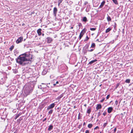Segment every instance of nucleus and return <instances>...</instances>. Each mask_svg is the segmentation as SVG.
<instances>
[{
  "label": "nucleus",
  "mask_w": 133,
  "mask_h": 133,
  "mask_svg": "<svg viewBox=\"0 0 133 133\" xmlns=\"http://www.w3.org/2000/svg\"><path fill=\"white\" fill-rule=\"evenodd\" d=\"M107 114V112H104L103 114V115L104 116H105V115H106Z\"/></svg>",
  "instance_id": "nucleus-42"
},
{
  "label": "nucleus",
  "mask_w": 133,
  "mask_h": 133,
  "mask_svg": "<svg viewBox=\"0 0 133 133\" xmlns=\"http://www.w3.org/2000/svg\"><path fill=\"white\" fill-rule=\"evenodd\" d=\"M55 106V104L54 103H53L50 104L48 106L47 108V110H49L50 109L53 108Z\"/></svg>",
  "instance_id": "nucleus-4"
},
{
  "label": "nucleus",
  "mask_w": 133,
  "mask_h": 133,
  "mask_svg": "<svg viewBox=\"0 0 133 133\" xmlns=\"http://www.w3.org/2000/svg\"><path fill=\"white\" fill-rule=\"evenodd\" d=\"M17 51L16 50H15L14 51V53L15 54V55H16V53Z\"/></svg>",
  "instance_id": "nucleus-50"
},
{
  "label": "nucleus",
  "mask_w": 133,
  "mask_h": 133,
  "mask_svg": "<svg viewBox=\"0 0 133 133\" xmlns=\"http://www.w3.org/2000/svg\"><path fill=\"white\" fill-rule=\"evenodd\" d=\"M95 46V44L94 43H92L91 46V48H94V49Z\"/></svg>",
  "instance_id": "nucleus-21"
},
{
  "label": "nucleus",
  "mask_w": 133,
  "mask_h": 133,
  "mask_svg": "<svg viewBox=\"0 0 133 133\" xmlns=\"http://www.w3.org/2000/svg\"><path fill=\"white\" fill-rule=\"evenodd\" d=\"M108 122H107V121L105 123H104L103 125V129L108 124Z\"/></svg>",
  "instance_id": "nucleus-17"
},
{
  "label": "nucleus",
  "mask_w": 133,
  "mask_h": 133,
  "mask_svg": "<svg viewBox=\"0 0 133 133\" xmlns=\"http://www.w3.org/2000/svg\"><path fill=\"white\" fill-rule=\"evenodd\" d=\"M47 72V70L46 69H44L43 70L42 72V74L43 75H44L46 74Z\"/></svg>",
  "instance_id": "nucleus-15"
},
{
  "label": "nucleus",
  "mask_w": 133,
  "mask_h": 133,
  "mask_svg": "<svg viewBox=\"0 0 133 133\" xmlns=\"http://www.w3.org/2000/svg\"><path fill=\"white\" fill-rule=\"evenodd\" d=\"M53 85L54 86L56 87V83H54Z\"/></svg>",
  "instance_id": "nucleus-55"
},
{
  "label": "nucleus",
  "mask_w": 133,
  "mask_h": 133,
  "mask_svg": "<svg viewBox=\"0 0 133 133\" xmlns=\"http://www.w3.org/2000/svg\"><path fill=\"white\" fill-rule=\"evenodd\" d=\"M84 130H85V129H84L83 128L81 129V131H82L83 132H84Z\"/></svg>",
  "instance_id": "nucleus-48"
},
{
  "label": "nucleus",
  "mask_w": 133,
  "mask_h": 133,
  "mask_svg": "<svg viewBox=\"0 0 133 133\" xmlns=\"http://www.w3.org/2000/svg\"><path fill=\"white\" fill-rule=\"evenodd\" d=\"M24 92H25V93L26 92V90H24Z\"/></svg>",
  "instance_id": "nucleus-61"
},
{
  "label": "nucleus",
  "mask_w": 133,
  "mask_h": 133,
  "mask_svg": "<svg viewBox=\"0 0 133 133\" xmlns=\"http://www.w3.org/2000/svg\"><path fill=\"white\" fill-rule=\"evenodd\" d=\"M82 24L81 23H79L78 24V26L79 27H81L82 26Z\"/></svg>",
  "instance_id": "nucleus-39"
},
{
  "label": "nucleus",
  "mask_w": 133,
  "mask_h": 133,
  "mask_svg": "<svg viewBox=\"0 0 133 133\" xmlns=\"http://www.w3.org/2000/svg\"><path fill=\"white\" fill-rule=\"evenodd\" d=\"M76 108V106H74V108Z\"/></svg>",
  "instance_id": "nucleus-63"
},
{
  "label": "nucleus",
  "mask_w": 133,
  "mask_h": 133,
  "mask_svg": "<svg viewBox=\"0 0 133 133\" xmlns=\"http://www.w3.org/2000/svg\"><path fill=\"white\" fill-rule=\"evenodd\" d=\"M115 25L114 26V29H115L116 28V23H115Z\"/></svg>",
  "instance_id": "nucleus-49"
},
{
  "label": "nucleus",
  "mask_w": 133,
  "mask_h": 133,
  "mask_svg": "<svg viewBox=\"0 0 133 133\" xmlns=\"http://www.w3.org/2000/svg\"><path fill=\"white\" fill-rule=\"evenodd\" d=\"M53 110L52 109H51L48 112V113L49 114H51L53 111Z\"/></svg>",
  "instance_id": "nucleus-28"
},
{
  "label": "nucleus",
  "mask_w": 133,
  "mask_h": 133,
  "mask_svg": "<svg viewBox=\"0 0 133 133\" xmlns=\"http://www.w3.org/2000/svg\"><path fill=\"white\" fill-rule=\"evenodd\" d=\"M63 0H58V2L59 3H61L62 2V1Z\"/></svg>",
  "instance_id": "nucleus-44"
},
{
  "label": "nucleus",
  "mask_w": 133,
  "mask_h": 133,
  "mask_svg": "<svg viewBox=\"0 0 133 133\" xmlns=\"http://www.w3.org/2000/svg\"><path fill=\"white\" fill-rule=\"evenodd\" d=\"M105 98H103L102 100L100 101V102L101 103L103 102L105 100Z\"/></svg>",
  "instance_id": "nucleus-35"
},
{
  "label": "nucleus",
  "mask_w": 133,
  "mask_h": 133,
  "mask_svg": "<svg viewBox=\"0 0 133 133\" xmlns=\"http://www.w3.org/2000/svg\"><path fill=\"white\" fill-rule=\"evenodd\" d=\"M94 49H90V50H88V51H89V52H91V51H93L94 50Z\"/></svg>",
  "instance_id": "nucleus-37"
},
{
  "label": "nucleus",
  "mask_w": 133,
  "mask_h": 133,
  "mask_svg": "<svg viewBox=\"0 0 133 133\" xmlns=\"http://www.w3.org/2000/svg\"><path fill=\"white\" fill-rule=\"evenodd\" d=\"M85 32V31L84 30V29L83 30L81 31V32L79 38V39L80 40V39L81 38L83 37V35L84 34Z\"/></svg>",
  "instance_id": "nucleus-3"
},
{
  "label": "nucleus",
  "mask_w": 133,
  "mask_h": 133,
  "mask_svg": "<svg viewBox=\"0 0 133 133\" xmlns=\"http://www.w3.org/2000/svg\"><path fill=\"white\" fill-rule=\"evenodd\" d=\"M110 97V95H107V97H106V99H108L109 98V97Z\"/></svg>",
  "instance_id": "nucleus-38"
},
{
  "label": "nucleus",
  "mask_w": 133,
  "mask_h": 133,
  "mask_svg": "<svg viewBox=\"0 0 133 133\" xmlns=\"http://www.w3.org/2000/svg\"><path fill=\"white\" fill-rule=\"evenodd\" d=\"M34 82V83H35L34 84H33V87H34V85H35V82Z\"/></svg>",
  "instance_id": "nucleus-59"
},
{
  "label": "nucleus",
  "mask_w": 133,
  "mask_h": 133,
  "mask_svg": "<svg viewBox=\"0 0 133 133\" xmlns=\"http://www.w3.org/2000/svg\"><path fill=\"white\" fill-rule=\"evenodd\" d=\"M60 3H59L58 2V6H59V5H60Z\"/></svg>",
  "instance_id": "nucleus-58"
},
{
  "label": "nucleus",
  "mask_w": 133,
  "mask_h": 133,
  "mask_svg": "<svg viewBox=\"0 0 133 133\" xmlns=\"http://www.w3.org/2000/svg\"><path fill=\"white\" fill-rule=\"evenodd\" d=\"M97 61V60L96 59H95L94 60H93L90 61L88 64V65H92L93 63H95Z\"/></svg>",
  "instance_id": "nucleus-8"
},
{
  "label": "nucleus",
  "mask_w": 133,
  "mask_h": 133,
  "mask_svg": "<svg viewBox=\"0 0 133 133\" xmlns=\"http://www.w3.org/2000/svg\"><path fill=\"white\" fill-rule=\"evenodd\" d=\"M63 84V83H60L59 84H56V87H59L62 86Z\"/></svg>",
  "instance_id": "nucleus-26"
},
{
  "label": "nucleus",
  "mask_w": 133,
  "mask_h": 133,
  "mask_svg": "<svg viewBox=\"0 0 133 133\" xmlns=\"http://www.w3.org/2000/svg\"><path fill=\"white\" fill-rule=\"evenodd\" d=\"M107 20L109 22L111 21V19L110 16L108 15V17L107 18Z\"/></svg>",
  "instance_id": "nucleus-19"
},
{
  "label": "nucleus",
  "mask_w": 133,
  "mask_h": 133,
  "mask_svg": "<svg viewBox=\"0 0 133 133\" xmlns=\"http://www.w3.org/2000/svg\"><path fill=\"white\" fill-rule=\"evenodd\" d=\"M91 112V109L90 108H89L87 110V113L90 114Z\"/></svg>",
  "instance_id": "nucleus-20"
},
{
  "label": "nucleus",
  "mask_w": 133,
  "mask_h": 133,
  "mask_svg": "<svg viewBox=\"0 0 133 133\" xmlns=\"http://www.w3.org/2000/svg\"><path fill=\"white\" fill-rule=\"evenodd\" d=\"M89 47V45H86L84 47V48L86 49H88Z\"/></svg>",
  "instance_id": "nucleus-29"
},
{
  "label": "nucleus",
  "mask_w": 133,
  "mask_h": 133,
  "mask_svg": "<svg viewBox=\"0 0 133 133\" xmlns=\"http://www.w3.org/2000/svg\"><path fill=\"white\" fill-rule=\"evenodd\" d=\"M83 125V126H84V125H86L85 122H84Z\"/></svg>",
  "instance_id": "nucleus-56"
},
{
  "label": "nucleus",
  "mask_w": 133,
  "mask_h": 133,
  "mask_svg": "<svg viewBox=\"0 0 133 133\" xmlns=\"http://www.w3.org/2000/svg\"><path fill=\"white\" fill-rule=\"evenodd\" d=\"M92 126V124H88V127L90 128H91Z\"/></svg>",
  "instance_id": "nucleus-25"
},
{
  "label": "nucleus",
  "mask_w": 133,
  "mask_h": 133,
  "mask_svg": "<svg viewBox=\"0 0 133 133\" xmlns=\"http://www.w3.org/2000/svg\"><path fill=\"white\" fill-rule=\"evenodd\" d=\"M105 3V2L104 1H103L101 3V4L99 7V8H102L104 6Z\"/></svg>",
  "instance_id": "nucleus-13"
},
{
  "label": "nucleus",
  "mask_w": 133,
  "mask_h": 133,
  "mask_svg": "<svg viewBox=\"0 0 133 133\" xmlns=\"http://www.w3.org/2000/svg\"><path fill=\"white\" fill-rule=\"evenodd\" d=\"M42 35L43 36H44V33L42 34Z\"/></svg>",
  "instance_id": "nucleus-60"
},
{
  "label": "nucleus",
  "mask_w": 133,
  "mask_h": 133,
  "mask_svg": "<svg viewBox=\"0 0 133 133\" xmlns=\"http://www.w3.org/2000/svg\"><path fill=\"white\" fill-rule=\"evenodd\" d=\"M17 70H15L14 71V72L15 74L17 73Z\"/></svg>",
  "instance_id": "nucleus-47"
},
{
  "label": "nucleus",
  "mask_w": 133,
  "mask_h": 133,
  "mask_svg": "<svg viewBox=\"0 0 133 133\" xmlns=\"http://www.w3.org/2000/svg\"><path fill=\"white\" fill-rule=\"evenodd\" d=\"M113 2L114 3L116 4H118V3L117 2V0H112Z\"/></svg>",
  "instance_id": "nucleus-22"
},
{
  "label": "nucleus",
  "mask_w": 133,
  "mask_h": 133,
  "mask_svg": "<svg viewBox=\"0 0 133 133\" xmlns=\"http://www.w3.org/2000/svg\"><path fill=\"white\" fill-rule=\"evenodd\" d=\"M102 108V106L101 104H97V107L96 108V109L97 110H98L99 109H101Z\"/></svg>",
  "instance_id": "nucleus-12"
},
{
  "label": "nucleus",
  "mask_w": 133,
  "mask_h": 133,
  "mask_svg": "<svg viewBox=\"0 0 133 133\" xmlns=\"http://www.w3.org/2000/svg\"><path fill=\"white\" fill-rule=\"evenodd\" d=\"M14 48V46L12 45L9 48V50L10 51H12Z\"/></svg>",
  "instance_id": "nucleus-24"
},
{
  "label": "nucleus",
  "mask_w": 133,
  "mask_h": 133,
  "mask_svg": "<svg viewBox=\"0 0 133 133\" xmlns=\"http://www.w3.org/2000/svg\"><path fill=\"white\" fill-rule=\"evenodd\" d=\"M96 28H91L90 30L91 31H94L96 30Z\"/></svg>",
  "instance_id": "nucleus-31"
},
{
  "label": "nucleus",
  "mask_w": 133,
  "mask_h": 133,
  "mask_svg": "<svg viewBox=\"0 0 133 133\" xmlns=\"http://www.w3.org/2000/svg\"><path fill=\"white\" fill-rule=\"evenodd\" d=\"M14 133H17V132H16V131Z\"/></svg>",
  "instance_id": "nucleus-64"
},
{
  "label": "nucleus",
  "mask_w": 133,
  "mask_h": 133,
  "mask_svg": "<svg viewBox=\"0 0 133 133\" xmlns=\"http://www.w3.org/2000/svg\"><path fill=\"white\" fill-rule=\"evenodd\" d=\"M53 127L52 125L51 124H50L48 127V130L49 131H51L53 128Z\"/></svg>",
  "instance_id": "nucleus-14"
},
{
  "label": "nucleus",
  "mask_w": 133,
  "mask_h": 133,
  "mask_svg": "<svg viewBox=\"0 0 133 133\" xmlns=\"http://www.w3.org/2000/svg\"><path fill=\"white\" fill-rule=\"evenodd\" d=\"M113 110L112 107H109L108 108V112L109 113H111Z\"/></svg>",
  "instance_id": "nucleus-11"
},
{
  "label": "nucleus",
  "mask_w": 133,
  "mask_h": 133,
  "mask_svg": "<svg viewBox=\"0 0 133 133\" xmlns=\"http://www.w3.org/2000/svg\"><path fill=\"white\" fill-rule=\"evenodd\" d=\"M20 115L19 114H17L15 115V119H16L17 118H18L19 116Z\"/></svg>",
  "instance_id": "nucleus-27"
},
{
  "label": "nucleus",
  "mask_w": 133,
  "mask_h": 133,
  "mask_svg": "<svg viewBox=\"0 0 133 133\" xmlns=\"http://www.w3.org/2000/svg\"><path fill=\"white\" fill-rule=\"evenodd\" d=\"M101 115V114L100 113V111H99L98 113V115H97L98 117H99V116H100Z\"/></svg>",
  "instance_id": "nucleus-36"
},
{
  "label": "nucleus",
  "mask_w": 133,
  "mask_h": 133,
  "mask_svg": "<svg viewBox=\"0 0 133 133\" xmlns=\"http://www.w3.org/2000/svg\"><path fill=\"white\" fill-rule=\"evenodd\" d=\"M32 58V55L29 52H26L19 55L16 60L17 63L19 64L25 66L28 64L29 62L28 61H31Z\"/></svg>",
  "instance_id": "nucleus-1"
},
{
  "label": "nucleus",
  "mask_w": 133,
  "mask_h": 133,
  "mask_svg": "<svg viewBox=\"0 0 133 133\" xmlns=\"http://www.w3.org/2000/svg\"><path fill=\"white\" fill-rule=\"evenodd\" d=\"M23 39L22 36H21L19 37L16 41V43L17 44H18L22 42Z\"/></svg>",
  "instance_id": "nucleus-2"
},
{
  "label": "nucleus",
  "mask_w": 133,
  "mask_h": 133,
  "mask_svg": "<svg viewBox=\"0 0 133 133\" xmlns=\"http://www.w3.org/2000/svg\"><path fill=\"white\" fill-rule=\"evenodd\" d=\"M90 6L89 5H87L86 9V11L87 12H88L90 11Z\"/></svg>",
  "instance_id": "nucleus-9"
},
{
  "label": "nucleus",
  "mask_w": 133,
  "mask_h": 133,
  "mask_svg": "<svg viewBox=\"0 0 133 133\" xmlns=\"http://www.w3.org/2000/svg\"><path fill=\"white\" fill-rule=\"evenodd\" d=\"M57 11V9L56 7H54L53 9V13L54 16H56Z\"/></svg>",
  "instance_id": "nucleus-5"
},
{
  "label": "nucleus",
  "mask_w": 133,
  "mask_h": 133,
  "mask_svg": "<svg viewBox=\"0 0 133 133\" xmlns=\"http://www.w3.org/2000/svg\"><path fill=\"white\" fill-rule=\"evenodd\" d=\"M60 83V80H59V81H57L56 83V84H59V83Z\"/></svg>",
  "instance_id": "nucleus-34"
},
{
  "label": "nucleus",
  "mask_w": 133,
  "mask_h": 133,
  "mask_svg": "<svg viewBox=\"0 0 133 133\" xmlns=\"http://www.w3.org/2000/svg\"><path fill=\"white\" fill-rule=\"evenodd\" d=\"M89 130H87L85 131V133H89Z\"/></svg>",
  "instance_id": "nucleus-46"
},
{
  "label": "nucleus",
  "mask_w": 133,
  "mask_h": 133,
  "mask_svg": "<svg viewBox=\"0 0 133 133\" xmlns=\"http://www.w3.org/2000/svg\"><path fill=\"white\" fill-rule=\"evenodd\" d=\"M111 30V28H110V27L106 29V30L105 31L106 33H107L109 32Z\"/></svg>",
  "instance_id": "nucleus-16"
},
{
  "label": "nucleus",
  "mask_w": 133,
  "mask_h": 133,
  "mask_svg": "<svg viewBox=\"0 0 133 133\" xmlns=\"http://www.w3.org/2000/svg\"><path fill=\"white\" fill-rule=\"evenodd\" d=\"M120 84L119 83H117L116 85V87L115 88V89H116L119 85Z\"/></svg>",
  "instance_id": "nucleus-30"
},
{
  "label": "nucleus",
  "mask_w": 133,
  "mask_h": 133,
  "mask_svg": "<svg viewBox=\"0 0 133 133\" xmlns=\"http://www.w3.org/2000/svg\"><path fill=\"white\" fill-rule=\"evenodd\" d=\"M130 133H133V129H131Z\"/></svg>",
  "instance_id": "nucleus-54"
},
{
  "label": "nucleus",
  "mask_w": 133,
  "mask_h": 133,
  "mask_svg": "<svg viewBox=\"0 0 133 133\" xmlns=\"http://www.w3.org/2000/svg\"><path fill=\"white\" fill-rule=\"evenodd\" d=\"M82 124H79L78 126V128H79V129H80L81 127H82Z\"/></svg>",
  "instance_id": "nucleus-33"
},
{
  "label": "nucleus",
  "mask_w": 133,
  "mask_h": 133,
  "mask_svg": "<svg viewBox=\"0 0 133 133\" xmlns=\"http://www.w3.org/2000/svg\"><path fill=\"white\" fill-rule=\"evenodd\" d=\"M42 30L41 29H39L37 30V32L39 36H40L42 35Z\"/></svg>",
  "instance_id": "nucleus-6"
},
{
  "label": "nucleus",
  "mask_w": 133,
  "mask_h": 133,
  "mask_svg": "<svg viewBox=\"0 0 133 133\" xmlns=\"http://www.w3.org/2000/svg\"><path fill=\"white\" fill-rule=\"evenodd\" d=\"M116 130H117V128H115L114 129V133H115V132H116Z\"/></svg>",
  "instance_id": "nucleus-45"
},
{
  "label": "nucleus",
  "mask_w": 133,
  "mask_h": 133,
  "mask_svg": "<svg viewBox=\"0 0 133 133\" xmlns=\"http://www.w3.org/2000/svg\"><path fill=\"white\" fill-rule=\"evenodd\" d=\"M73 27H71V28H71V29H73Z\"/></svg>",
  "instance_id": "nucleus-62"
},
{
  "label": "nucleus",
  "mask_w": 133,
  "mask_h": 133,
  "mask_svg": "<svg viewBox=\"0 0 133 133\" xmlns=\"http://www.w3.org/2000/svg\"><path fill=\"white\" fill-rule=\"evenodd\" d=\"M96 41H98V42H100V41H99V39H97L96 40Z\"/></svg>",
  "instance_id": "nucleus-57"
},
{
  "label": "nucleus",
  "mask_w": 133,
  "mask_h": 133,
  "mask_svg": "<svg viewBox=\"0 0 133 133\" xmlns=\"http://www.w3.org/2000/svg\"><path fill=\"white\" fill-rule=\"evenodd\" d=\"M80 113H79L78 114V119H80Z\"/></svg>",
  "instance_id": "nucleus-40"
},
{
  "label": "nucleus",
  "mask_w": 133,
  "mask_h": 133,
  "mask_svg": "<svg viewBox=\"0 0 133 133\" xmlns=\"http://www.w3.org/2000/svg\"><path fill=\"white\" fill-rule=\"evenodd\" d=\"M115 104L116 105H117V104H118V102L117 100L115 102Z\"/></svg>",
  "instance_id": "nucleus-43"
},
{
  "label": "nucleus",
  "mask_w": 133,
  "mask_h": 133,
  "mask_svg": "<svg viewBox=\"0 0 133 133\" xmlns=\"http://www.w3.org/2000/svg\"><path fill=\"white\" fill-rule=\"evenodd\" d=\"M88 3V2H85L84 3V5H86Z\"/></svg>",
  "instance_id": "nucleus-51"
},
{
  "label": "nucleus",
  "mask_w": 133,
  "mask_h": 133,
  "mask_svg": "<svg viewBox=\"0 0 133 133\" xmlns=\"http://www.w3.org/2000/svg\"><path fill=\"white\" fill-rule=\"evenodd\" d=\"M64 93H63L62 94H61L60 95H59L58 97V98L59 99H60L63 96V95L64 94Z\"/></svg>",
  "instance_id": "nucleus-18"
},
{
  "label": "nucleus",
  "mask_w": 133,
  "mask_h": 133,
  "mask_svg": "<svg viewBox=\"0 0 133 133\" xmlns=\"http://www.w3.org/2000/svg\"><path fill=\"white\" fill-rule=\"evenodd\" d=\"M82 22H84L85 23H86L88 21V20L86 17H84L82 18Z\"/></svg>",
  "instance_id": "nucleus-10"
},
{
  "label": "nucleus",
  "mask_w": 133,
  "mask_h": 133,
  "mask_svg": "<svg viewBox=\"0 0 133 133\" xmlns=\"http://www.w3.org/2000/svg\"><path fill=\"white\" fill-rule=\"evenodd\" d=\"M58 91V90H53V91L55 92H57Z\"/></svg>",
  "instance_id": "nucleus-53"
},
{
  "label": "nucleus",
  "mask_w": 133,
  "mask_h": 133,
  "mask_svg": "<svg viewBox=\"0 0 133 133\" xmlns=\"http://www.w3.org/2000/svg\"><path fill=\"white\" fill-rule=\"evenodd\" d=\"M89 39V38L88 37V36L87 35L86 38L84 39V41H87Z\"/></svg>",
  "instance_id": "nucleus-32"
},
{
  "label": "nucleus",
  "mask_w": 133,
  "mask_h": 133,
  "mask_svg": "<svg viewBox=\"0 0 133 133\" xmlns=\"http://www.w3.org/2000/svg\"><path fill=\"white\" fill-rule=\"evenodd\" d=\"M47 42L48 43H50L52 41V38L50 37H48L46 38Z\"/></svg>",
  "instance_id": "nucleus-7"
},
{
  "label": "nucleus",
  "mask_w": 133,
  "mask_h": 133,
  "mask_svg": "<svg viewBox=\"0 0 133 133\" xmlns=\"http://www.w3.org/2000/svg\"><path fill=\"white\" fill-rule=\"evenodd\" d=\"M46 118H44L43 120V122H44V121H46Z\"/></svg>",
  "instance_id": "nucleus-52"
},
{
  "label": "nucleus",
  "mask_w": 133,
  "mask_h": 133,
  "mask_svg": "<svg viewBox=\"0 0 133 133\" xmlns=\"http://www.w3.org/2000/svg\"><path fill=\"white\" fill-rule=\"evenodd\" d=\"M130 82V80L129 79H126L125 81V82L127 83H129Z\"/></svg>",
  "instance_id": "nucleus-23"
},
{
  "label": "nucleus",
  "mask_w": 133,
  "mask_h": 133,
  "mask_svg": "<svg viewBox=\"0 0 133 133\" xmlns=\"http://www.w3.org/2000/svg\"><path fill=\"white\" fill-rule=\"evenodd\" d=\"M99 127L98 126H97V127H96L95 128H94V130H95L96 129H99Z\"/></svg>",
  "instance_id": "nucleus-41"
}]
</instances>
